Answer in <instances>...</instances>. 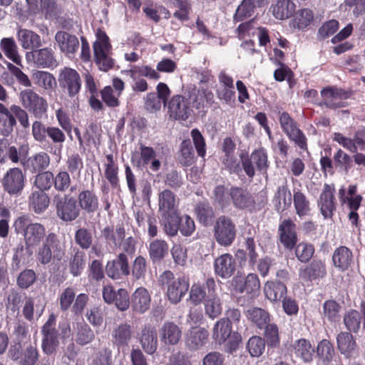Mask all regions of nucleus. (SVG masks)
Wrapping results in <instances>:
<instances>
[{
	"label": "nucleus",
	"instance_id": "obj_1",
	"mask_svg": "<svg viewBox=\"0 0 365 365\" xmlns=\"http://www.w3.org/2000/svg\"><path fill=\"white\" fill-rule=\"evenodd\" d=\"M178 200L170 190L159 194V211L163 217L165 231L170 236L178 232Z\"/></svg>",
	"mask_w": 365,
	"mask_h": 365
},
{
	"label": "nucleus",
	"instance_id": "obj_2",
	"mask_svg": "<svg viewBox=\"0 0 365 365\" xmlns=\"http://www.w3.org/2000/svg\"><path fill=\"white\" fill-rule=\"evenodd\" d=\"M168 300L172 304H178L185 297L189 289V279L185 276L176 277L169 270L165 271L159 279Z\"/></svg>",
	"mask_w": 365,
	"mask_h": 365
},
{
	"label": "nucleus",
	"instance_id": "obj_3",
	"mask_svg": "<svg viewBox=\"0 0 365 365\" xmlns=\"http://www.w3.org/2000/svg\"><path fill=\"white\" fill-rule=\"evenodd\" d=\"M96 36L93 43L95 62L101 71H108L114 66V60L111 57L112 46L104 31L98 29Z\"/></svg>",
	"mask_w": 365,
	"mask_h": 365
},
{
	"label": "nucleus",
	"instance_id": "obj_4",
	"mask_svg": "<svg viewBox=\"0 0 365 365\" xmlns=\"http://www.w3.org/2000/svg\"><path fill=\"white\" fill-rule=\"evenodd\" d=\"M15 117L23 127L29 125L28 115L20 106L12 105L9 109L0 103V134L7 136L13 131L16 123Z\"/></svg>",
	"mask_w": 365,
	"mask_h": 365
},
{
	"label": "nucleus",
	"instance_id": "obj_5",
	"mask_svg": "<svg viewBox=\"0 0 365 365\" xmlns=\"http://www.w3.org/2000/svg\"><path fill=\"white\" fill-rule=\"evenodd\" d=\"M213 339L220 344L227 343L230 352L235 351L242 340L239 333L232 331L229 319H221L216 322L213 329Z\"/></svg>",
	"mask_w": 365,
	"mask_h": 365
},
{
	"label": "nucleus",
	"instance_id": "obj_6",
	"mask_svg": "<svg viewBox=\"0 0 365 365\" xmlns=\"http://www.w3.org/2000/svg\"><path fill=\"white\" fill-rule=\"evenodd\" d=\"M18 231H23L26 248L33 247L46 237V229L40 223H29L25 216L19 217L15 222Z\"/></svg>",
	"mask_w": 365,
	"mask_h": 365
},
{
	"label": "nucleus",
	"instance_id": "obj_7",
	"mask_svg": "<svg viewBox=\"0 0 365 365\" xmlns=\"http://www.w3.org/2000/svg\"><path fill=\"white\" fill-rule=\"evenodd\" d=\"M232 199L235 206L244 209L248 207L252 201L249 195L242 189L232 187L230 192L223 186H217L215 190V200L222 207L228 205Z\"/></svg>",
	"mask_w": 365,
	"mask_h": 365
},
{
	"label": "nucleus",
	"instance_id": "obj_8",
	"mask_svg": "<svg viewBox=\"0 0 365 365\" xmlns=\"http://www.w3.org/2000/svg\"><path fill=\"white\" fill-rule=\"evenodd\" d=\"M232 287L235 294L252 298L259 293L260 282L256 274L250 273L246 277L237 275L232 280Z\"/></svg>",
	"mask_w": 365,
	"mask_h": 365
},
{
	"label": "nucleus",
	"instance_id": "obj_9",
	"mask_svg": "<svg viewBox=\"0 0 365 365\" xmlns=\"http://www.w3.org/2000/svg\"><path fill=\"white\" fill-rule=\"evenodd\" d=\"M63 255V250L60 245L57 236L49 233L37 253V259L43 264L49 263L53 257L60 260Z\"/></svg>",
	"mask_w": 365,
	"mask_h": 365
},
{
	"label": "nucleus",
	"instance_id": "obj_10",
	"mask_svg": "<svg viewBox=\"0 0 365 365\" xmlns=\"http://www.w3.org/2000/svg\"><path fill=\"white\" fill-rule=\"evenodd\" d=\"M214 236L219 245L225 247L231 245L236 237L235 225L230 218L219 217L214 227Z\"/></svg>",
	"mask_w": 365,
	"mask_h": 365
},
{
	"label": "nucleus",
	"instance_id": "obj_11",
	"mask_svg": "<svg viewBox=\"0 0 365 365\" xmlns=\"http://www.w3.org/2000/svg\"><path fill=\"white\" fill-rule=\"evenodd\" d=\"M20 100L22 106L37 118H41L47 110L46 101L31 89L22 91Z\"/></svg>",
	"mask_w": 365,
	"mask_h": 365
},
{
	"label": "nucleus",
	"instance_id": "obj_12",
	"mask_svg": "<svg viewBox=\"0 0 365 365\" xmlns=\"http://www.w3.org/2000/svg\"><path fill=\"white\" fill-rule=\"evenodd\" d=\"M279 123L282 130L288 138L294 142L301 149L307 148V138L302 130L297 127L294 120L287 112L279 115Z\"/></svg>",
	"mask_w": 365,
	"mask_h": 365
},
{
	"label": "nucleus",
	"instance_id": "obj_13",
	"mask_svg": "<svg viewBox=\"0 0 365 365\" xmlns=\"http://www.w3.org/2000/svg\"><path fill=\"white\" fill-rule=\"evenodd\" d=\"M25 182L24 175L17 168H10L1 180L4 190L11 195H20L25 187Z\"/></svg>",
	"mask_w": 365,
	"mask_h": 365
},
{
	"label": "nucleus",
	"instance_id": "obj_14",
	"mask_svg": "<svg viewBox=\"0 0 365 365\" xmlns=\"http://www.w3.org/2000/svg\"><path fill=\"white\" fill-rule=\"evenodd\" d=\"M140 153H133L132 162L138 167L148 166L150 170L153 172L158 171L161 166V163L157 157V153L155 150L150 146L140 144Z\"/></svg>",
	"mask_w": 365,
	"mask_h": 365
},
{
	"label": "nucleus",
	"instance_id": "obj_15",
	"mask_svg": "<svg viewBox=\"0 0 365 365\" xmlns=\"http://www.w3.org/2000/svg\"><path fill=\"white\" fill-rule=\"evenodd\" d=\"M240 158L243 169L250 178H252L255 175V169L252 163L259 170H266L268 167L267 155L263 148L255 150L252 153L250 157L247 154H242Z\"/></svg>",
	"mask_w": 365,
	"mask_h": 365
},
{
	"label": "nucleus",
	"instance_id": "obj_16",
	"mask_svg": "<svg viewBox=\"0 0 365 365\" xmlns=\"http://www.w3.org/2000/svg\"><path fill=\"white\" fill-rule=\"evenodd\" d=\"M357 187L356 185H349L346 191L344 187H341L339 191V197L342 204H346L351 210L349 217L353 225H356L358 221V214L356 210L360 207L362 197L356 194Z\"/></svg>",
	"mask_w": 365,
	"mask_h": 365
},
{
	"label": "nucleus",
	"instance_id": "obj_17",
	"mask_svg": "<svg viewBox=\"0 0 365 365\" xmlns=\"http://www.w3.org/2000/svg\"><path fill=\"white\" fill-rule=\"evenodd\" d=\"M58 81L69 96L74 97L79 93L81 81L80 75L75 69L65 67L59 74Z\"/></svg>",
	"mask_w": 365,
	"mask_h": 365
},
{
	"label": "nucleus",
	"instance_id": "obj_18",
	"mask_svg": "<svg viewBox=\"0 0 365 365\" xmlns=\"http://www.w3.org/2000/svg\"><path fill=\"white\" fill-rule=\"evenodd\" d=\"M55 325L56 317L53 314H51L43 325L42 329L43 335L42 349L46 354H53L58 345V336L55 329Z\"/></svg>",
	"mask_w": 365,
	"mask_h": 365
},
{
	"label": "nucleus",
	"instance_id": "obj_19",
	"mask_svg": "<svg viewBox=\"0 0 365 365\" xmlns=\"http://www.w3.org/2000/svg\"><path fill=\"white\" fill-rule=\"evenodd\" d=\"M191 112L188 99L182 96H174L168 103V113L175 119L187 120Z\"/></svg>",
	"mask_w": 365,
	"mask_h": 365
},
{
	"label": "nucleus",
	"instance_id": "obj_20",
	"mask_svg": "<svg viewBox=\"0 0 365 365\" xmlns=\"http://www.w3.org/2000/svg\"><path fill=\"white\" fill-rule=\"evenodd\" d=\"M205 286L208 289L207 298L205 301V310L207 315L214 319L219 316L222 310L220 299L215 294L216 283L213 278L207 279Z\"/></svg>",
	"mask_w": 365,
	"mask_h": 365
},
{
	"label": "nucleus",
	"instance_id": "obj_21",
	"mask_svg": "<svg viewBox=\"0 0 365 365\" xmlns=\"http://www.w3.org/2000/svg\"><path fill=\"white\" fill-rule=\"evenodd\" d=\"M214 269L216 275L222 279H228L234 274L237 269V261L230 254L221 255L215 259Z\"/></svg>",
	"mask_w": 365,
	"mask_h": 365
},
{
	"label": "nucleus",
	"instance_id": "obj_22",
	"mask_svg": "<svg viewBox=\"0 0 365 365\" xmlns=\"http://www.w3.org/2000/svg\"><path fill=\"white\" fill-rule=\"evenodd\" d=\"M324 103L330 108H336L345 106L344 100L347 99L349 94L335 87H327L321 92Z\"/></svg>",
	"mask_w": 365,
	"mask_h": 365
},
{
	"label": "nucleus",
	"instance_id": "obj_23",
	"mask_svg": "<svg viewBox=\"0 0 365 365\" xmlns=\"http://www.w3.org/2000/svg\"><path fill=\"white\" fill-rule=\"evenodd\" d=\"M334 186L325 185L318 200V206L324 218H331L335 210Z\"/></svg>",
	"mask_w": 365,
	"mask_h": 365
},
{
	"label": "nucleus",
	"instance_id": "obj_24",
	"mask_svg": "<svg viewBox=\"0 0 365 365\" xmlns=\"http://www.w3.org/2000/svg\"><path fill=\"white\" fill-rule=\"evenodd\" d=\"M106 272L107 275L113 279H120L123 276L128 275L130 271L127 256L121 253L115 259L108 262Z\"/></svg>",
	"mask_w": 365,
	"mask_h": 365
},
{
	"label": "nucleus",
	"instance_id": "obj_25",
	"mask_svg": "<svg viewBox=\"0 0 365 365\" xmlns=\"http://www.w3.org/2000/svg\"><path fill=\"white\" fill-rule=\"evenodd\" d=\"M61 51L69 58H72L79 47L78 38L65 31H58L55 36Z\"/></svg>",
	"mask_w": 365,
	"mask_h": 365
},
{
	"label": "nucleus",
	"instance_id": "obj_26",
	"mask_svg": "<svg viewBox=\"0 0 365 365\" xmlns=\"http://www.w3.org/2000/svg\"><path fill=\"white\" fill-rule=\"evenodd\" d=\"M56 209L58 216L64 221H72L79 214L76 201L71 197H65L59 200L56 204Z\"/></svg>",
	"mask_w": 365,
	"mask_h": 365
},
{
	"label": "nucleus",
	"instance_id": "obj_27",
	"mask_svg": "<svg viewBox=\"0 0 365 365\" xmlns=\"http://www.w3.org/2000/svg\"><path fill=\"white\" fill-rule=\"evenodd\" d=\"M280 241L288 250H292L297 242L295 224L290 220H284L279 227Z\"/></svg>",
	"mask_w": 365,
	"mask_h": 365
},
{
	"label": "nucleus",
	"instance_id": "obj_28",
	"mask_svg": "<svg viewBox=\"0 0 365 365\" xmlns=\"http://www.w3.org/2000/svg\"><path fill=\"white\" fill-rule=\"evenodd\" d=\"M265 297L272 303L279 302L287 294V289L284 283L277 281H267L264 285Z\"/></svg>",
	"mask_w": 365,
	"mask_h": 365
},
{
	"label": "nucleus",
	"instance_id": "obj_29",
	"mask_svg": "<svg viewBox=\"0 0 365 365\" xmlns=\"http://www.w3.org/2000/svg\"><path fill=\"white\" fill-rule=\"evenodd\" d=\"M151 297L145 287L138 288L131 297V305L135 312L144 313L150 305Z\"/></svg>",
	"mask_w": 365,
	"mask_h": 365
},
{
	"label": "nucleus",
	"instance_id": "obj_30",
	"mask_svg": "<svg viewBox=\"0 0 365 365\" xmlns=\"http://www.w3.org/2000/svg\"><path fill=\"white\" fill-rule=\"evenodd\" d=\"M292 352L304 362H309L313 359L315 350L309 340L300 339L292 345Z\"/></svg>",
	"mask_w": 365,
	"mask_h": 365
},
{
	"label": "nucleus",
	"instance_id": "obj_31",
	"mask_svg": "<svg viewBox=\"0 0 365 365\" xmlns=\"http://www.w3.org/2000/svg\"><path fill=\"white\" fill-rule=\"evenodd\" d=\"M181 336V329L173 322L165 323L160 329V337L165 344H177L180 341Z\"/></svg>",
	"mask_w": 365,
	"mask_h": 365
},
{
	"label": "nucleus",
	"instance_id": "obj_32",
	"mask_svg": "<svg viewBox=\"0 0 365 365\" xmlns=\"http://www.w3.org/2000/svg\"><path fill=\"white\" fill-rule=\"evenodd\" d=\"M208 338L206 329L199 327H192L188 331L185 343L190 349H197L204 346Z\"/></svg>",
	"mask_w": 365,
	"mask_h": 365
},
{
	"label": "nucleus",
	"instance_id": "obj_33",
	"mask_svg": "<svg viewBox=\"0 0 365 365\" xmlns=\"http://www.w3.org/2000/svg\"><path fill=\"white\" fill-rule=\"evenodd\" d=\"M17 39L24 49H34L41 46V37L33 31L20 29L17 31Z\"/></svg>",
	"mask_w": 365,
	"mask_h": 365
},
{
	"label": "nucleus",
	"instance_id": "obj_34",
	"mask_svg": "<svg viewBox=\"0 0 365 365\" xmlns=\"http://www.w3.org/2000/svg\"><path fill=\"white\" fill-rule=\"evenodd\" d=\"M26 57L28 61L32 58L36 65L43 68L53 66L55 61L52 50L47 48L27 53Z\"/></svg>",
	"mask_w": 365,
	"mask_h": 365
},
{
	"label": "nucleus",
	"instance_id": "obj_35",
	"mask_svg": "<svg viewBox=\"0 0 365 365\" xmlns=\"http://www.w3.org/2000/svg\"><path fill=\"white\" fill-rule=\"evenodd\" d=\"M140 341L144 351L148 354H153L158 347L157 332L154 327H145L142 330Z\"/></svg>",
	"mask_w": 365,
	"mask_h": 365
},
{
	"label": "nucleus",
	"instance_id": "obj_36",
	"mask_svg": "<svg viewBox=\"0 0 365 365\" xmlns=\"http://www.w3.org/2000/svg\"><path fill=\"white\" fill-rule=\"evenodd\" d=\"M326 274L324 263L314 260L309 265L299 270V277L304 280H312L322 277Z\"/></svg>",
	"mask_w": 365,
	"mask_h": 365
},
{
	"label": "nucleus",
	"instance_id": "obj_37",
	"mask_svg": "<svg viewBox=\"0 0 365 365\" xmlns=\"http://www.w3.org/2000/svg\"><path fill=\"white\" fill-rule=\"evenodd\" d=\"M195 95L194 104L197 109L211 106L214 102V95L210 88L205 83H202L199 85Z\"/></svg>",
	"mask_w": 365,
	"mask_h": 365
},
{
	"label": "nucleus",
	"instance_id": "obj_38",
	"mask_svg": "<svg viewBox=\"0 0 365 365\" xmlns=\"http://www.w3.org/2000/svg\"><path fill=\"white\" fill-rule=\"evenodd\" d=\"M295 0H277V4L272 7L274 16L280 20L289 18L295 11Z\"/></svg>",
	"mask_w": 365,
	"mask_h": 365
},
{
	"label": "nucleus",
	"instance_id": "obj_39",
	"mask_svg": "<svg viewBox=\"0 0 365 365\" xmlns=\"http://www.w3.org/2000/svg\"><path fill=\"white\" fill-rule=\"evenodd\" d=\"M0 47L5 56L18 66H22L21 57L19 53L17 45L13 38H4Z\"/></svg>",
	"mask_w": 365,
	"mask_h": 365
},
{
	"label": "nucleus",
	"instance_id": "obj_40",
	"mask_svg": "<svg viewBox=\"0 0 365 365\" xmlns=\"http://www.w3.org/2000/svg\"><path fill=\"white\" fill-rule=\"evenodd\" d=\"M337 347L341 354L346 357H350L354 350L356 344L353 336L348 332H341L336 337Z\"/></svg>",
	"mask_w": 365,
	"mask_h": 365
},
{
	"label": "nucleus",
	"instance_id": "obj_41",
	"mask_svg": "<svg viewBox=\"0 0 365 365\" xmlns=\"http://www.w3.org/2000/svg\"><path fill=\"white\" fill-rule=\"evenodd\" d=\"M332 259L336 267L345 270L352 262V252L346 247L341 246L334 251Z\"/></svg>",
	"mask_w": 365,
	"mask_h": 365
},
{
	"label": "nucleus",
	"instance_id": "obj_42",
	"mask_svg": "<svg viewBox=\"0 0 365 365\" xmlns=\"http://www.w3.org/2000/svg\"><path fill=\"white\" fill-rule=\"evenodd\" d=\"M313 19L314 14L311 9H302L295 13L292 20V25L294 28L303 30L311 24Z\"/></svg>",
	"mask_w": 365,
	"mask_h": 365
},
{
	"label": "nucleus",
	"instance_id": "obj_43",
	"mask_svg": "<svg viewBox=\"0 0 365 365\" xmlns=\"http://www.w3.org/2000/svg\"><path fill=\"white\" fill-rule=\"evenodd\" d=\"M247 317L260 329L266 327L269 322V313L261 308L254 307L248 309L247 311Z\"/></svg>",
	"mask_w": 365,
	"mask_h": 365
},
{
	"label": "nucleus",
	"instance_id": "obj_44",
	"mask_svg": "<svg viewBox=\"0 0 365 365\" xmlns=\"http://www.w3.org/2000/svg\"><path fill=\"white\" fill-rule=\"evenodd\" d=\"M19 156L20 153L15 146H11L6 140H0V163H4L8 159L17 163Z\"/></svg>",
	"mask_w": 365,
	"mask_h": 365
},
{
	"label": "nucleus",
	"instance_id": "obj_45",
	"mask_svg": "<svg viewBox=\"0 0 365 365\" xmlns=\"http://www.w3.org/2000/svg\"><path fill=\"white\" fill-rule=\"evenodd\" d=\"M130 77L135 80L136 78L145 77L150 80L157 81L160 78V73L148 65L135 66L130 70Z\"/></svg>",
	"mask_w": 365,
	"mask_h": 365
},
{
	"label": "nucleus",
	"instance_id": "obj_46",
	"mask_svg": "<svg viewBox=\"0 0 365 365\" xmlns=\"http://www.w3.org/2000/svg\"><path fill=\"white\" fill-rule=\"evenodd\" d=\"M49 197L47 194L42 192H34L29 199L31 207L36 213L43 212L49 205Z\"/></svg>",
	"mask_w": 365,
	"mask_h": 365
},
{
	"label": "nucleus",
	"instance_id": "obj_47",
	"mask_svg": "<svg viewBox=\"0 0 365 365\" xmlns=\"http://www.w3.org/2000/svg\"><path fill=\"white\" fill-rule=\"evenodd\" d=\"M293 200L296 213L299 217L309 215L310 203L304 193L300 191L294 192Z\"/></svg>",
	"mask_w": 365,
	"mask_h": 365
},
{
	"label": "nucleus",
	"instance_id": "obj_48",
	"mask_svg": "<svg viewBox=\"0 0 365 365\" xmlns=\"http://www.w3.org/2000/svg\"><path fill=\"white\" fill-rule=\"evenodd\" d=\"M131 336V327L127 324L119 325L113 332L114 342L118 346L127 345Z\"/></svg>",
	"mask_w": 365,
	"mask_h": 365
},
{
	"label": "nucleus",
	"instance_id": "obj_49",
	"mask_svg": "<svg viewBox=\"0 0 365 365\" xmlns=\"http://www.w3.org/2000/svg\"><path fill=\"white\" fill-rule=\"evenodd\" d=\"M79 205L82 209L88 212H93L98 207V198L91 191L81 192L78 195Z\"/></svg>",
	"mask_w": 365,
	"mask_h": 365
},
{
	"label": "nucleus",
	"instance_id": "obj_50",
	"mask_svg": "<svg viewBox=\"0 0 365 365\" xmlns=\"http://www.w3.org/2000/svg\"><path fill=\"white\" fill-rule=\"evenodd\" d=\"M32 78L36 85L44 89H51L56 84L55 78L46 71H38L34 72Z\"/></svg>",
	"mask_w": 365,
	"mask_h": 365
},
{
	"label": "nucleus",
	"instance_id": "obj_51",
	"mask_svg": "<svg viewBox=\"0 0 365 365\" xmlns=\"http://www.w3.org/2000/svg\"><path fill=\"white\" fill-rule=\"evenodd\" d=\"M168 252V246L165 241L155 240L150 243L149 254L153 261H158L163 259Z\"/></svg>",
	"mask_w": 365,
	"mask_h": 365
},
{
	"label": "nucleus",
	"instance_id": "obj_52",
	"mask_svg": "<svg viewBox=\"0 0 365 365\" xmlns=\"http://www.w3.org/2000/svg\"><path fill=\"white\" fill-rule=\"evenodd\" d=\"M50 164V158L46 153L41 152L34 155L29 161V165L33 173L45 170Z\"/></svg>",
	"mask_w": 365,
	"mask_h": 365
},
{
	"label": "nucleus",
	"instance_id": "obj_53",
	"mask_svg": "<svg viewBox=\"0 0 365 365\" xmlns=\"http://www.w3.org/2000/svg\"><path fill=\"white\" fill-rule=\"evenodd\" d=\"M247 348L252 356L258 357L261 356L264 351V339L260 336H254L249 339Z\"/></svg>",
	"mask_w": 365,
	"mask_h": 365
},
{
	"label": "nucleus",
	"instance_id": "obj_54",
	"mask_svg": "<svg viewBox=\"0 0 365 365\" xmlns=\"http://www.w3.org/2000/svg\"><path fill=\"white\" fill-rule=\"evenodd\" d=\"M324 316L330 322L339 319L340 305L334 300L326 301L323 306Z\"/></svg>",
	"mask_w": 365,
	"mask_h": 365
},
{
	"label": "nucleus",
	"instance_id": "obj_55",
	"mask_svg": "<svg viewBox=\"0 0 365 365\" xmlns=\"http://www.w3.org/2000/svg\"><path fill=\"white\" fill-rule=\"evenodd\" d=\"M344 322L350 331L356 332L361 325V315L356 310H351L346 313L344 317Z\"/></svg>",
	"mask_w": 365,
	"mask_h": 365
},
{
	"label": "nucleus",
	"instance_id": "obj_56",
	"mask_svg": "<svg viewBox=\"0 0 365 365\" xmlns=\"http://www.w3.org/2000/svg\"><path fill=\"white\" fill-rule=\"evenodd\" d=\"M178 230H179L185 236H190L195 230L194 220L187 215L180 217L178 215Z\"/></svg>",
	"mask_w": 365,
	"mask_h": 365
},
{
	"label": "nucleus",
	"instance_id": "obj_57",
	"mask_svg": "<svg viewBox=\"0 0 365 365\" xmlns=\"http://www.w3.org/2000/svg\"><path fill=\"white\" fill-rule=\"evenodd\" d=\"M180 153V162L182 164L185 166H189L194 162L195 154L189 140H185L182 142Z\"/></svg>",
	"mask_w": 365,
	"mask_h": 365
},
{
	"label": "nucleus",
	"instance_id": "obj_58",
	"mask_svg": "<svg viewBox=\"0 0 365 365\" xmlns=\"http://www.w3.org/2000/svg\"><path fill=\"white\" fill-rule=\"evenodd\" d=\"M264 338L268 346L277 347L279 345L280 338L276 324H269L265 327Z\"/></svg>",
	"mask_w": 365,
	"mask_h": 365
},
{
	"label": "nucleus",
	"instance_id": "obj_59",
	"mask_svg": "<svg viewBox=\"0 0 365 365\" xmlns=\"http://www.w3.org/2000/svg\"><path fill=\"white\" fill-rule=\"evenodd\" d=\"M314 253V248L311 244L299 243L295 250L296 257L302 262H308Z\"/></svg>",
	"mask_w": 365,
	"mask_h": 365
},
{
	"label": "nucleus",
	"instance_id": "obj_60",
	"mask_svg": "<svg viewBox=\"0 0 365 365\" xmlns=\"http://www.w3.org/2000/svg\"><path fill=\"white\" fill-rule=\"evenodd\" d=\"M53 182V175L51 172L45 171L40 173L36 176L35 185L41 190H47Z\"/></svg>",
	"mask_w": 365,
	"mask_h": 365
},
{
	"label": "nucleus",
	"instance_id": "obj_61",
	"mask_svg": "<svg viewBox=\"0 0 365 365\" xmlns=\"http://www.w3.org/2000/svg\"><path fill=\"white\" fill-rule=\"evenodd\" d=\"M106 159L107 163L105 170L106 178L110 184L115 185L118 182V167L114 163L112 155H108Z\"/></svg>",
	"mask_w": 365,
	"mask_h": 365
},
{
	"label": "nucleus",
	"instance_id": "obj_62",
	"mask_svg": "<svg viewBox=\"0 0 365 365\" xmlns=\"http://www.w3.org/2000/svg\"><path fill=\"white\" fill-rule=\"evenodd\" d=\"M318 356L324 361H330L334 355L332 344L328 340L321 341L317 349Z\"/></svg>",
	"mask_w": 365,
	"mask_h": 365
},
{
	"label": "nucleus",
	"instance_id": "obj_63",
	"mask_svg": "<svg viewBox=\"0 0 365 365\" xmlns=\"http://www.w3.org/2000/svg\"><path fill=\"white\" fill-rule=\"evenodd\" d=\"M206 297L205 287L200 284H193L190 288L189 300L195 305L201 304Z\"/></svg>",
	"mask_w": 365,
	"mask_h": 365
},
{
	"label": "nucleus",
	"instance_id": "obj_64",
	"mask_svg": "<svg viewBox=\"0 0 365 365\" xmlns=\"http://www.w3.org/2000/svg\"><path fill=\"white\" fill-rule=\"evenodd\" d=\"M103 233L108 242L113 243L115 246L120 243L125 236L124 229L121 227L116 229L115 231L109 227H106L103 230Z\"/></svg>",
	"mask_w": 365,
	"mask_h": 365
}]
</instances>
